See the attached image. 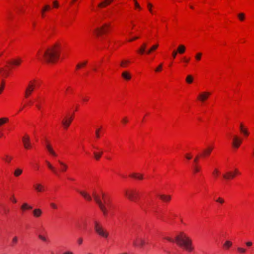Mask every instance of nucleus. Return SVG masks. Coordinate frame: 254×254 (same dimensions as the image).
I'll list each match as a JSON object with an SVG mask.
<instances>
[{
    "mask_svg": "<svg viewBox=\"0 0 254 254\" xmlns=\"http://www.w3.org/2000/svg\"><path fill=\"white\" fill-rule=\"evenodd\" d=\"M94 198L104 215L105 216H107L108 214V208H110L112 206L110 199L105 197V195L104 194H103L104 203L101 200L98 195H94Z\"/></svg>",
    "mask_w": 254,
    "mask_h": 254,
    "instance_id": "nucleus-3",
    "label": "nucleus"
},
{
    "mask_svg": "<svg viewBox=\"0 0 254 254\" xmlns=\"http://www.w3.org/2000/svg\"><path fill=\"white\" fill-rule=\"evenodd\" d=\"M80 195H82L86 199L88 200H91V196L85 192H81L80 191Z\"/></svg>",
    "mask_w": 254,
    "mask_h": 254,
    "instance_id": "nucleus-29",
    "label": "nucleus"
},
{
    "mask_svg": "<svg viewBox=\"0 0 254 254\" xmlns=\"http://www.w3.org/2000/svg\"><path fill=\"white\" fill-rule=\"evenodd\" d=\"M22 62V59L19 57L12 59L8 63L13 66H19Z\"/></svg>",
    "mask_w": 254,
    "mask_h": 254,
    "instance_id": "nucleus-10",
    "label": "nucleus"
},
{
    "mask_svg": "<svg viewBox=\"0 0 254 254\" xmlns=\"http://www.w3.org/2000/svg\"><path fill=\"white\" fill-rule=\"evenodd\" d=\"M242 143V139L238 137L237 136H235L233 139V146L236 148H238L239 147L241 143Z\"/></svg>",
    "mask_w": 254,
    "mask_h": 254,
    "instance_id": "nucleus-12",
    "label": "nucleus"
},
{
    "mask_svg": "<svg viewBox=\"0 0 254 254\" xmlns=\"http://www.w3.org/2000/svg\"><path fill=\"white\" fill-rule=\"evenodd\" d=\"M49 169H50L53 173L55 174L56 176L59 177L60 176V173L57 170V169L53 166L52 165L50 166L49 168Z\"/></svg>",
    "mask_w": 254,
    "mask_h": 254,
    "instance_id": "nucleus-25",
    "label": "nucleus"
},
{
    "mask_svg": "<svg viewBox=\"0 0 254 254\" xmlns=\"http://www.w3.org/2000/svg\"><path fill=\"white\" fill-rule=\"evenodd\" d=\"M213 147L212 146H208L207 148L203 150L202 156L205 157L209 156L212 152Z\"/></svg>",
    "mask_w": 254,
    "mask_h": 254,
    "instance_id": "nucleus-13",
    "label": "nucleus"
},
{
    "mask_svg": "<svg viewBox=\"0 0 254 254\" xmlns=\"http://www.w3.org/2000/svg\"><path fill=\"white\" fill-rule=\"evenodd\" d=\"M122 76L126 80H129L131 79V75L127 71H124L122 73Z\"/></svg>",
    "mask_w": 254,
    "mask_h": 254,
    "instance_id": "nucleus-21",
    "label": "nucleus"
},
{
    "mask_svg": "<svg viewBox=\"0 0 254 254\" xmlns=\"http://www.w3.org/2000/svg\"><path fill=\"white\" fill-rule=\"evenodd\" d=\"M34 217L36 218L40 217L42 214V211L40 208H35L32 211Z\"/></svg>",
    "mask_w": 254,
    "mask_h": 254,
    "instance_id": "nucleus-15",
    "label": "nucleus"
},
{
    "mask_svg": "<svg viewBox=\"0 0 254 254\" xmlns=\"http://www.w3.org/2000/svg\"><path fill=\"white\" fill-rule=\"evenodd\" d=\"M125 195L130 200L136 202L138 196L139 195L138 192L133 189H130L125 190Z\"/></svg>",
    "mask_w": 254,
    "mask_h": 254,
    "instance_id": "nucleus-4",
    "label": "nucleus"
},
{
    "mask_svg": "<svg viewBox=\"0 0 254 254\" xmlns=\"http://www.w3.org/2000/svg\"><path fill=\"white\" fill-rule=\"evenodd\" d=\"M102 154L103 151L102 150L99 153H98L97 152H94V155L95 158L97 160H99Z\"/></svg>",
    "mask_w": 254,
    "mask_h": 254,
    "instance_id": "nucleus-31",
    "label": "nucleus"
},
{
    "mask_svg": "<svg viewBox=\"0 0 254 254\" xmlns=\"http://www.w3.org/2000/svg\"><path fill=\"white\" fill-rule=\"evenodd\" d=\"M237 250L238 252L241 254H244L246 252V250L245 249L241 247L238 248Z\"/></svg>",
    "mask_w": 254,
    "mask_h": 254,
    "instance_id": "nucleus-41",
    "label": "nucleus"
},
{
    "mask_svg": "<svg viewBox=\"0 0 254 254\" xmlns=\"http://www.w3.org/2000/svg\"><path fill=\"white\" fill-rule=\"evenodd\" d=\"M95 229L96 232L100 236L107 238L108 236V233L104 230L100 223L97 221H95Z\"/></svg>",
    "mask_w": 254,
    "mask_h": 254,
    "instance_id": "nucleus-5",
    "label": "nucleus"
},
{
    "mask_svg": "<svg viewBox=\"0 0 254 254\" xmlns=\"http://www.w3.org/2000/svg\"><path fill=\"white\" fill-rule=\"evenodd\" d=\"M202 56V53H198L196 54V55L195 56V58L197 61H199L201 59Z\"/></svg>",
    "mask_w": 254,
    "mask_h": 254,
    "instance_id": "nucleus-40",
    "label": "nucleus"
},
{
    "mask_svg": "<svg viewBox=\"0 0 254 254\" xmlns=\"http://www.w3.org/2000/svg\"><path fill=\"white\" fill-rule=\"evenodd\" d=\"M159 197L161 199L165 202H168L170 201L171 198L170 195H166L163 194L160 195Z\"/></svg>",
    "mask_w": 254,
    "mask_h": 254,
    "instance_id": "nucleus-22",
    "label": "nucleus"
},
{
    "mask_svg": "<svg viewBox=\"0 0 254 254\" xmlns=\"http://www.w3.org/2000/svg\"><path fill=\"white\" fill-rule=\"evenodd\" d=\"M0 72L2 73L3 75H5V76H7L8 73L7 72H5L3 68H0Z\"/></svg>",
    "mask_w": 254,
    "mask_h": 254,
    "instance_id": "nucleus-45",
    "label": "nucleus"
},
{
    "mask_svg": "<svg viewBox=\"0 0 254 254\" xmlns=\"http://www.w3.org/2000/svg\"><path fill=\"white\" fill-rule=\"evenodd\" d=\"M199 156L198 155H197V156H196V157L194 158V162L195 163H196L197 162V161H198V159H199Z\"/></svg>",
    "mask_w": 254,
    "mask_h": 254,
    "instance_id": "nucleus-58",
    "label": "nucleus"
},
{
    "mask_svg": "<svg viewBox=\"0 0 254 254\" xmlns=\"http://www.w3.org/2000/svg\"><path fill=\"white\" fill-rule=\"evenodd\" d=\"M35 88V84L33 82L30 81L26 87L25 91V97L27 98L28 97L32 92L33 91Z\"/></svg>",
    "mask_w": 254,
    "mask_h": 254,
    "instance_id": "nucleus-6",
    "label": "nucleus"
},
{
    "mask_svg": "<svg viewBox=\"0 0 254 254\" xmlns=\"http://www.w3.org/2000/svg\"><path fill=\"white\" fill-rule=\"evenodd\" d=\"M177 51H173V53H172V56L173 57V58H175L176 56H177Z\"/></svg>",
    "mask_w": 254,
    "mask_h": 254,
    "instance_id": "nucleus-54",
    "label": "nucleus"
},
{
    "mask_svg": "<svg viewBox=\"0 0 254 254\" xmlns=\"http://www.w3.org/2000/svg\"><path fill=\"white\" fill-rule=\"evenodd\" d=\"M3 87H4V83H3V81H2V84H1V86L0 87V94L1 93L2 91L3 90Z\"/></svg>",
    "mask_w": 254,
    "mask_h": 254,
    "instance_id": "nucleus-52",
    "label": "nucleus"
},
{
    "mask_svg": "<svg viewBox=\"0 0 254 254\" xmlns=\"http://www.w3.org/2000/svg\"><path fill=\"white\" fill-rule=\"evenodd\" d=\"M18 238L17 236H15L13 237L11 240V246L12 247H14L18 243Z\"/></svg>",
    "mask_w": 254,
    "mask_h": 254,
    "instance_id": "nucleus-23",
    "label": "nucleus"
},
{
    "mask_svg": "<svg viewBox=\"0 0 254 254\" xmlns=\"http://www.w3.org/2000/svg\"><path fill=\"white\" fill-rule=\"evenodd\" d=\"M129 62L128 61H123L121 63V66L122 67H125L126 64L128 63Z\"/></svg>",
    "mask_w": 254,
    "mask_h": 254,
    "instance_id": "nucleus-43",
    "label": "nucleus"
},
{
    "mask_svg": "<svg viewBox=\"0 0 254 254\" xmlns=\"http://www.w3.org/2000/svg\"><path fill=\"white\" fill-rule=\"evenodd\" d=\"M36 191L38 192H42L45 190V187L41 184H36L34 186Z\"/></svg>",
    "mask_w": 254,
    "mask_h": 254,
    "instance_id": "nucleus-18",
    "label": "nucleus"
},
{
    "mask_svg": "<svg viewBox=\"0 0 254 254\" xmlns=\"http://www.w3.org/2000/svg\"><path fill=\"white\" fill-rule=\"evenodd\" d=\"M162 67V64H160L158 67L155 69L156 72H159L161 70Z\"/></svg>",
    "mask_w": 254,
    "mask_h": 254,
    "instance_id": "nucleus-48",
    "label": "nucleus"
},
{
    "mask_svg": "<svg viewBox=\"0 0 254 254\" xmlns=\"http://www.w3.org/2000/svg\"><path fill=\"white\" fill-rule=\"evenodd\" d=\"M22 142L25 148L29 149L31 147V144L30 142V138L28 136L23 137Z\"/></svg>",
    "mask_w": 254,
    "mask_h": 254,
    "instance_id": "nucleus-8",
    "label": "nucleus"
},
{
    "mask_svg": "<svg viewBox=\"0 0 254 254\" xmlns=\"http://www.w3.org/2000/svg\"><path fill=\"white\" fill-rule=\"evenodd\" d=\"M241 131L246 136H248L249 134V132L247 128L242 129Z\"/></svg>",
    "mask_w": 254,
    "mask_h": 254,
    "instance_id": "nucleus-39",
    "label": "nucleus"
},
{
    "mask_svg": "<svg viewBox=\"0 0 254 254\" xmlns=\"http://www.w3.org/2000/svg\"><path fill=\"white\" fill-rule=\"evenodd\" d=\"M238 16L241 21H243L245 17V15L244 13H240L238 14Z\"/></svg>",
    "mask_w": 254,
    "mask_h": 254,
    "instance_id": "nucleus-38",
    "label": "nucleus"
},
{
    "mask_svg": "<svg viewBox=\"0 0 254 254\" xmlns=\"http://www.w3.org/2000/svg\"><path fill=\"white\" fill-rule=\"evenodd\" d=\"M72 120V117H70L69 119L65 118L63 120V121H62V124L65 128H67L69 126Z\"/></svg>",
    "mask_w": 254,
    "mask_h": 254,
    "instance_id": "nucleus-17",
    "label": "nucleus"
},
{
    "mask_svg": "<svg viewBox=\"0 0 254 254\" xmlns=\"http://www.w3.org/2000/svg\"><path fill=\"white\" fill-rule=\"evenodd\" d=\"M186 50V47L183 45H180L179 46L178 48V51L177 52H178L179 54H183Z\"/></svg>",
    "mask_w": 254,
    "mask_h": 254,
    "instance_id": "nucleus-27",
    "label": "nucleus"
},
{
    "mask_svg": "<svg viewBox=\"0 0 254 254\" xmlns=\"http://www.w3.org/2000/svg\"><path fill=\"white\" fill-rule=\"evenodd\" d=\"M193 79V78L192 75H188L186 77V81L188 83L190 84L192 82Z\"/></svg>",
    "mask_w": 254,
    "mask_h": 254,
    "instance_id": "nucleus-33",
    "label": "nucleus"
},
{
    "mask_svg": "<svg viewBox=\"0 0 254 254\" xmlns=\"http://www.w3.org/2000/svg\"><path fill=\"white\" fill-rule=\"evenodd\" d=\"M46 162L48 168L52 165V164L49 161H46Z\"/></svg>",
    "mask_w": 254,
    "mask_h": 254,
    "instance_id": "nucleus-62",
    "label": "nucleus"
},
{
    "mask_svg": "<svg viewBox=\"0 0 254 254\" xmlns=\"http://www.w3.org/2000/svg\"><path fill=\"white\" fill-rule=\"evenodd\" d=\"M60 50L57 45L47 49L43 54V57L47 63H54L60 58Z\"/></svg>",
    "mask_w": 254,
    "mask_h": 254,
    "instance_id": "nucleus-2",
    "label": "nucleus"
},
{
    "mask_svg": "<svg viewBox=\"0 0 254 254\" xmlns=\"http://www.w3.org/2000/svg\"><path fill=\"white\" fill-rule=\"evenodd\" d=\"M138 38V37H134V38H133L131 39L130 40H129V41L131 42V41H133V40H136V39H137Z\"/></svg>",
    "mask_w": 254,
    "mask_h": 254,
    "instance_id": "nucleus-60",
    "label": "nucleus"
},
{
    "mask_svg": "<svg viewBox=\"0 0 254 254\" xmlns=\"http://www.w3.org/2000/svg\"><path fill=\"white\" fill-rule=\"evenodd\" d=\"M22 173V170L20 169L17 168L14 172V175L15 177H18Z\"/></svg>",
    "mask_w": 254,
    "mask_h": 254,
    "instance_id": "nucleus-32",
    "label": "nucleus"
},
{
    "mask_svg": "<svg viewBox=\"0 0 254 254\" xmlns=\"http://www.w3.org/2000/svg\"><path fill=\"white\" fill-rule=\"evenodd\" d=\"M122 122L124 124H126L127 123V122H128V120L127 119V118L125 117L124 118H123V120H122Z\"/></svg>",
    "mask_w": 254,
    "mask_h": 254,
    "instance_id": "nucleus-55",
    "label": "nucleus"
},
{
    "mask_svg": "<svg viewBox=\"0 0 254 254\" xmlns=\"http://www.w3.org/2000/svg\"><path fill=\"white\" fill-rule=\"evenodd\" d=\"M110 25L108 24H105L102 27L97 28L95 30L94 33L97 36H100V35L105 33L107 32L108 28L109 27Z\"/></svg>",
    "mask_w": 254,
    "mask_h": 254,
    "instance_id": "nucleus-7",
    "label": "nucleus"
},
{
    "mask_svg": "<svg viewBox=\"0 0 254 254\" xmlns=\"http://www.w3.org/2000/svg\"><path fill=\"white\" fill-rule=\"evenodd\" d=\"M152 5L151 3H147V7H148V10L151 13H152Z\"/></svg>",
    "mask_w": 254,
    "mask_h": 254,
    "instance_id": "nucleus-46",
    "label": "nucleus"
},
{
    "mask_svg": "<svg viewBox=\"0 0 254 254\" xmlns=\"http://www.w3.org/2000/svg\"><path fill=\"white\" fill-rule=\"evenodd\" d=\"M134 0L135 7L139 10L141 9V8L140 5L139 4V3L137 2L136 0Z\"/></svg>",
    "mask_w": 254,
    "mask_h": 254,
    "instance_id": "nucleus-42",
    "label": "nucleus"
},
{
    "mask_svg": "<svg viewBox=\"0 0 254 254\" xmlns=\"http://www.w3.org/2000/svg\"><path fill=\"white\" fill-rule=\"evenodd\" d=\"M232 245V243L229 241H226V242L224 243L223 246H224V248L226 249V250H228L229 248H230Z\"/></svg>",
    "mask_w": 254,
    "mask_h": 254,
    "instance_id": "nucleus-30",
    "label": "nucleus"
},
{
    "mask_svg": "<svg viewBox=\"0 0 254 254\" xmlns=\"http://www.w3.org/2000/svg\"><path fill=\"white\" fill-rule=\"evenodd\" d=\"M145 244V241L141 238H136L135 240L133 241V245L135 247H142Z\"/></svg>",
    "mask_w": 254,
    "mask_h": 254,
    "instance_id": "nucleus-11",
    "label": "nucleus"
},
{
    "mask_svg": "<svg viewBox=\"0 0 254 254\" xmlns=\"http://www.w3.org/2000/svg\"><path fill=\"white\" fill-rule=\"evenodd\" d=\"M158 46V45L157 44L153 45L150 48V49H149L148 50L146 51V54L147 55L150 54L152 51L155 50L157 48Z\"/></svg>",
    "mask_w": 254,
    "mask_h": 254,
    "instance_id": "nucleus-28",
    "label": "nucleus"
},
{
    "mask_svg": "<svg viewBox=\"0 0 254 254\" xmlns=\"http://www.w3.org/2000/svg\"><path fill=\"white\" fill-rule=\"evenodd\" d=\"M8 121V119L7 118H2L0 119V126L2 125L4 123H6Z\"/></svg>",
    "mask_w": 254,
    "mask_h": 254,
    "instance_id": "nucleus-36",
    "label": "nucleus"
},
{
    "mask_svg": "<svg viewBox=\"0 0 254 254\" xmlns=\"http://www.w3.org/2000/svg\"><path fill=\"white\" fill-rule=\"evenodd\" d=\"M114 0H104L102 2H100L98 6L100 7H105L109 5Z\"/></svg>",
    "mask_w": 254,
    "mask_h": 254,
    "instance_id": "nucleus-19",
    "label": "nucleus"
},
{
    "mask_svg": "<svg viewBox=\"0 0 254 254\" xmlns=\"http://www.w3.org/2000/svg\"><path fill=\"white\" fill-rule=\"evenodd\" d=\"M246 245L248 246V247H250L252 245V242H248L246 243Z\"/></svg>",
    "mask_w": 254,
    "mask_h": 254,
    "instance_id": "nucleus-57",
    "label": "nucleus"
},
{
    "mask_svg": "<svg viewBox=\"0 0 254 254\" xmlns=\"http://www.w3.org/2000/svg\"><path fill=\"white\" fill-rule=\"evenodd\" d=\"M58 162L61 166V168H60V172H64L66 171L67 169V166L65 163L60 160L58 161Z\"/></svg>",
    "mask_w": 254,
    "mask_h": 254,
    "instance_id": "nucleus-20",
    "label": "nucleus"
},
{
    "mask_svg": "<svg viewBox=\"0 0 254 254\" xmlns=\"http://www.w3.org/2000/svg\"><path fill=\"white\" fill-rule=\"evenodd\" d=\"M146 46H147L146 43H144L140 47V48H139V49L138 50V52L140 54H143L145 53H146V51H145V49H146Z\"/></svg>",
    "mask_w": 254,
    "mask_h": 254,
    "instance_id": "nucleus-24",
    "label": "nucleus"
},
{
    "mask_svg": "<svg viewBox=\"0 0 254 254\" xmlns=\"http://www.w3.org/2000/svg\"><path fill=\"white\" fill-rule=\"evenodd\" d=\"M53 5L55 7H58V6H59L58 2L57 1H54L53 2Z\"/></svg>",
    "mask_w": 254,
    "mask_h": 254,
    "instance_id": "nucleus-51",
    "label": "nucleus"
},
{
    "mask_svg": "<svg viewBox=\"0 0 254 254\" xmlns=\"http://www.w3.org/2000/svg\"><path fill=\"white\" fill-rule=\"evenodd\" d=\"M240 130H241L242 129H243L245 128L244 127V126H243V124H241L240 125Z\"/></svg>",
    "mask_w": 254,
    "mask_h": 254,
    "instance_id": "nucleus-63",
    "label": "nucleus"
},
{
    "mask_svg": "<svg viewBox=\"0 0 254 254\" xmlns=\"http://www.w3.org/2000/svg\"><path fill=\"white\" fill-rule=\"evenodd\" d=\"M38 238L43 241L46 242L47 241V239L41 235H39Z\"/></svg>",
    "mask_w": 254,
    "mask_h": 254,
    "instance_id": "nucleus-49",
    "label": "nucleus"
},
{
    "mask_svg": "<svg viewBox=\"0 0 254 254\" xmlns=\"http://www.w3.org/2000/svg\"><path fill=\"white\" fill-rule=\"evenodd\" d=\"M46 162L48 168L52 165V164L49 161H46Z\"/></svg>",
    "mask_w": 254,
    "mask_h": 254,
    "instance_id": "nucleus-61",
    "label": "nucleus"
},
{
    "mask_svg": "<svg viewBox=\"0 0 254 254\" xmlns=\"http://www.w3.org/2000/svg\"><path fill=\"white\" fill-rule=\"evenodd\" d=\"M99 131H100V129H98L96 130V136L97 138L100 137Z\"/></svg>",
    "mask_w": 254,
    "mask_h": 254,
    "instance_id": "nucleus-53",
    "label": "nucleus"
},
{
    "mask_svg": "<svg viewBox=\"0 0 254 254\" xmlns=\"http://www.w3.org/2000/svg\"><path fill=\"white\" fill-rule=\"evenodd\" d=\"M46 147L48 151L49 152V153L54 156H57V154L54 151L52 146L48 143V141L47 140H46Z\"/></svg>",
    "mask_w": 254,
    "mask_h": 254,
    "instance_id": "nucleus-16",
    "label": "nucleus"
},
{
    "mask_svg": "<svg viewBox=\"0 0 254 254\" xmlns=\"http://www.w3.org/2000/svg\"><path fill=\"white\" fill-rule=\"evenodd\" d=\"M193 170L194 173H197L199 171L200 168L196 165L193 166Z\"/></svg>",
    "mask_w": 254,
    "mask_h": 254,
    "instance_id": "nucleus-44",
    "label": "nucleus"
},
{
    "mask_svg": "<svg viewBox=\"0 0 254 254\" xmlns=\"http://www.w3.org/2000/svg\"><path fill=\"white\" fill-rule=\"evenodd\" d=\"M63 254H73L70 252H66L64 253Z\"/></svg>",
    "mask_w": 254,
    "mask_h": 254,
    "instance_id": "nucleus-64",
    "label": "nucleus"
},
{
    "mask_svg": "<svg viewBox=\"0 0 254 254\" xmlns=\"http://www.w3.org/2000/svg\"><path fill=\"white\" fill-rule=\"evenodd\" d=\"M218 172H219L218 170L216 169H215V170L213 172V174L215 176H217L218 174Z\"/></svg>",
    "mask_w": 254,
    "mask_h": 254,
    "instance_id": "nucleus-56",
    "label": "nucleus"
},
{
    "mask_svg": "<svg viewBox=\"0 0 254 254\" xmlns=\"http://www.w3.org/2000/svg\"><path fill=\"white\" fill-rule=\"evenodd\" d=\"M11 159H12V157L7 155H6L5 156V157L3 158V160L7 163H9L10 162V161L11 160Z\"/></svg>",
    "mask_w": 254,
    "mask_h": 254,
    "instance_id": "nucleus-37",
    "label": "nucleus"
},
{
    "mask_svg": "<svg viewBox=\"0 0 254 254\" xmlns=\"http://www.w3.org/2000/svg\"><path fill=\"white\" fill-rule=\"evenodd\" d=\"M233 172L235 173V176H236V174H239L240 173L238 170L237 169H235Z\"/></svg>",
    "mask_w": 254,
    "mask_h": 254,
    "instance_id": "nucleus-59",
    "label": "nucleus"
},
{
    "mask_svg": "<svg viewBox=\"0 0 254 254\" xmlns=\"http://www.w3.org/2000/svg\"><path fill=\"white\" fill-rule=\"evenodd\" d=\"M50 9V7L49 5H45L44 7H43V8L41 10L42 16H44V13L45 12V10H49Z\"/></svg>",
    "mask_w": 254,
    "mask_h": 254,
    "instance_id": "nucleus-35",
    "label": "nucleus"
},
{
    "mask_svg": "<svg viewBox=\"0 0 254 254\" xmlns=\"http://www.w3.org/2000/svg\"><path fill=\"white\" fill-rule=\"evenodd\" d=\"M50 206L54 209H57V206L56 204H55L54 203H50Z\"/></svg>",
    "mask_w": 254,
    "mask_h": 254,
    "instance_id": "nucleus-50",
    "label": "nucleus"
},
{
    "mask_svg": "<svg viewBox=\"0 0 254 254\" xmlns=\"http://www.w3.org/2000/svg\"><path fill=\"white\" fill-rule=\"evenodd\" d=\"M131 177L134 178L135 179H137L138 180H142L143 179V175L142 174H137V173H133L130 176Z\"/></svg>",
    "mask_w": 254,
    "mask_h": 254,
    "instance_id": "nucleus-26",
    "label": "nucleus"
},
{
    "mask_svg": "<svg viewBox=\"0 0 254 254\" xmlns=\"http://www.w3.org/2000/svg\"><path fill=\"white\" fill-rule=\"evenodd\" d=\"M164 239L171 242H175L179 246L189 252L193 250L191 239L183 232L177 235L174 240L169 237H165Z\"/></svg>",
    "mask_w": 254,
    "mask_h": 254,
    "instance_id": "nucleus-1",
    "label": "nucleus"
},
{
    "mask_svg": "<svg viewBox=\"0 0 254 254\" xmlns=\"http://www.w3.org/2000/svg\"><path fill=\"white\" fill-rule=\"evenodd\" d=\"M210 95V93L208 92H204L201 93L198 96V99L201 102H204L206 99H208Z\"/></svg>",
    "mask_w": 254,
    "mask_h": 254,
    "instance_id": "nucleus-9",
    "label": "nucleus"
},
{
    "mask_svg": "<svg viewBox=\"0 0 254 254\" xmlns=\"http://www.w3.org/2000/svg\"><path fill=\"white\" fill-rule=\"evenodd\" d=\"M235 177V173L233 172H227L223 175V178L226 180H230L234 178Z\"/></svg>",
    "mask_w": 254,
    "mask_h": 254,
    "instance_id": "nucleus-14",
    "label": "nucleus"
},
{
    "mask_svg": "<svg viewBox=\"0 0 254 254\" xmlns=\"http://www.w3.org/2000/svg\"><path fill=\"white\" fill-rule=\"evenodd\" d=\"M216 201L222 204L224 202V200L222 198L219 197L216 200Z\"/></svg>",
    "mask_w": 254,
    "mask_h": 254,
    "instance_id": "nucleus-47",
    "label": "nucleus"
},
{
    "mask_svg": "<svg viewBox=\"0 0 254 254\" xmlns=\"http://www.w3.org/2000/svg\"><path fill=\"white\" fill-rule=\"evenodd\" d=\"M32 206L28 205V204H27L26 203H23L22 205V206H21V208L23 210H24L25 209H32Z\"/></svg>",
    "mask_w": 254,
    "mask_h": 254,
    "instance_id": "nucleus-34",
    "label": "nucleus"
}]
</instances>
